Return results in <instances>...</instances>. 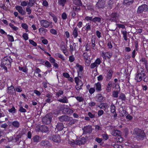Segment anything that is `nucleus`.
Returning <instances> with one entry per match:
<instances>
[{
    "label": "nucleus",
    "mask_w": 148,
    "mask_h": 148,
    "mask_svg": "<svg viewBox=\"0 0 148 148\" xmlns=\"http://www.w3.org/2000/svg\"><path fill=\"white\" fill-rule=\"evenodd\" d=\"M119 16V13L117 12H113L110 15L109 21L111 22H116Z\"/></svg>",
    "instance_id": "nucleus-5"
},
{
    "label": "nucleus",
    "mask_w": 148,
    "mask_h": 148,
    "mask_svg": "<svg viewBox=\"0 0 148 148\" xmlns=\"http://www.w3.org/2000/svg\"><path fill=\"white\" fill-rule=\"evenodd\" d=\"M64 111L66 112V114H72L73 112V110L69 108H66L64 110Z\"/></svg>",
    "instance_id": "nucleus-28"
},
{
    "label": "nucleus",
    "mask_w": 148,
    "mask_h": 148,
    "mask_svg": "<svg viewBox=\"0 0 148 148\" xmlns=\"http://www.w3.org/2000/svg\"><path fill=\"white\" fill-rule=\"evenodd\" d=\"M30 7L28 5L26 9V11L28 12L27 14L29 15L32 12V10L30 8Z\"/></svg>",
    "instance_id": "nucleus-36"
},
{
    "label": "nucleus",
    "mask_w": 148,
    "mask_h": 148,
    "mask_svg": "<svg viewBox=\"0 0 148 148\" xmlns=\"http://www.w3.org/2000/svg\"><path fill=\"white\" fill-rule=\"evenodd\" d=\"M16 109L13 106L11 109H9L8 111L10 112L13 113H15Z\"/></svg>",
    "instance_id": "nucleus-41"
},
{
    "label": "nucleus",
    "mask_w": 148,
    "mask_h": 148,
    "mask_svg": "<svg viewBox=\"0 0 148 148\" xmlns=\"http://www.w3.org/2000/svg\"><path fill=\"white\" fill-rule=\"evenodd\" d=\"M112 135L116 136H119L121 135V131L118 130H113L112 132Z\"/></svg>",
    "instance_id": "nucleus-12"
},
{
    "label": "nucleus",
    "mask_w": 148,
    "mask_h": 148,
    "mask_svg": "<svg viewBox=\"0 0 148 148\" xmlns=\"http://www.w3.org/2000/svg\"><path fill=\"white\" fill-rule=\"evenodd\" d=\"M83 130V134H90L92 131V126L90 125L84 126L82 128Z\"/></svg>",
    "instance_id": "nucleus-6"
},
{
    "label": "nucleus",
    "mask_w": 148,
    "mask_h": 148,
    "mask_svg": "<svg viewBox=\"0 0 148 148\" xmlns=\"http://www.w3.org/2000/svg\"><path fill=\"white\" fill-rule=\"evenodd\" d=\"M12 125L15 127L18 128L20 125L19 123L17 121H16L13 122L12 123Z\"/></svg>",
    "instance_id": "nucleus-22"
},
{
    "label": "nucleus",
    "mask_w": 148,
    "mask_h": 148,
    "mask_svg": "<svg viewBox=\"0 0 148 148\" xmlns=\"http://www.w3.org/2000/svg\"><path fill=\"white\" fill-rule=\"evenodd\" d=\"M34 142L36 143H38L39 142L40 137L37 135H36L33 138Z\"/></svg>",
    "instance_id": "nucleus-23"
},
{
    "label": "nucleus",
    "mask_w": 148,
    "mask_h": 148,
    "mask_svg": "<svg viewBox=\"0 0 148 148\" xmlns=\"http://www.w3.org/2000/svg\"><path fill=\"white\" fill-rule=\"evenodd\" d=\"M104 113V112L102 110H100L98 111V114L99 116H101Z\"/></svg>",
    "instance_id": "nucleus-59"
},
{
    "label": "nucleus",
    "mask_w": 148,
    "mask_h": 148,
    "mask_svg": "<svg viewBox=\"0 0 148 148\" xmlns=\"http://www.w3.org/2000/svg\"><path fill=\"white\" fill-rule=\"evenodd\" d=\"M21 27L24 29H26L28 28V26L26 23H22L21 24Z\"/></svg>",
    "instance_id": "nucleus-52"
},
{
    "label": "nucleus",
    "mask_w": 148,
    "mask_h": 148,
    "mask_svg": "<svg viewBox=\"0 0 148 148\" xmlns=\"http://www.w3.org/2000/svg\"><path fill=\"white\" fill-rule=\"evenodd\" d=\"M19 111L21 112H26V110L22 107H21L19 109Z\"/></svg>",
    "instance_id": "nucleus-58"
},
{
    "label": "nucleus",
    "mask_w": 148,
    "mask_h": 148,
    "mask_svg": "<svg viewBox=\"0 0 148 148\" xmlns=\"http://www.w3.org/2000/svg\"><path fill=\"white\" fill-rule=\"evenodd\" d=\"M101 21V18L98 17H95L93 18L92 21L94 23H95L96 22H100Z\"/></svg>",
    "instance_id": "nucleus-24"
},
{
    "label": "nucleus",
    "mask_w": 148,
    "mask_h": 148,
    "mask_svg": "<svg viewBox=\"0 0 148 148\" xmlns=\"http://www.w3.org/2000/svg\"><path fill=\"white\" fill-rule=\"evenodd\" d=\"M23 37L25 40H27L28 39V35L26 33H24L23 35Z\"/></svg>",
    "instance_id": "nucleus-55"
},
{
    "label": "nucleus",
    "mask_w": 148,
    "mask_h": 148,
    "mask_svg": "<svg viewBox=\"0 0 148 148\" xmlns=\"http://www.w3.org/2000/svg\"><path fill=\"white\" fill-rule=\"evenodd\" d=\"M101 62V60L99 58H97L95 60V63L98 66V65H99L100 64Z\"/></svg>",
    "instance_id": "nucleus-43"
},
{
    "label": "nucleus",
    "mask_w": 148,
    "mask_h": 148,
    "mask_svg": "<svg viewBox=\"0 0 148 148\" xmlns=\"http://www.w3.org/2000/svg\"><path fill=\"white\" fill-rule=\"evenodd\" d=\"M88 115L91 119L94 118L95 117V114H92L90 112H89Z\"/></svg>",
    "instance_id": "nucleus-53"
},
{
    "label": "nucleus",
    "mask_w": 148,
    "mask_h": 148,
    "mask_svg": "<svg viewBox=\"0 0 148 148\" xmlns=\"http://www.w3.org/2000/svg\"><path fill=\"white\" fill-rule=\"evenodd\" d=\"M39 30L40 32H44L46 33L47 31V30L43 27H41L39 29Z\"/></svg>",
    "instance_id": "nucleus-56"
},
{
    "label": "nucleus",
    "mask_w": 148,
    "mask_h": 148,
    "mask_svg": "<svg viewBox=\"0 0 148 148\" xmlns=\"http://www.w3.org/2000/svg\"><path fill=\"white\" fill-rule=\"evenodd\" d=\"M66 2V0H58V5L64 7Z\"/></svg>",
    "instance_id": "nucleus-19"
},
{
    "label": "nucleus",
    "mask_w": 148,
    "mask_h": 148,
    "mask_svg": "<svg viewBox=\"0 0 148 148\" xmlns=\"http://www.w3.org/2000/svg\"><path fill=\"white\" fill-rule=\"evenodd\" d=\"M8 37L10 41L12 42L14 41V40L13 36L10 35H8Z\"/></svg>",
    "instance_id": "nucleus-44"
},
{
    "label": "nucleus",
    "mask_w": 148,
    "mask_h": 148,
    "mask_svg": "<svg viewBox=\"0 0 148 148\" xmlns=\"http://www.w3.org/2000/svg\"><path fill=\"white\" fill-rule=\"evenodd\" d=\"M15 92V89L14 86L11 85L10 86L8 87L7 88V93L9 94H13V92Z\"/></svg>",
    "instance_id": "nucleus-11"
},
{
    "label": "nucleus",
    "mask_w": 148,
    "mask_h": 148,
    "mask_svg": "<svg viewBox=\"0 0 148 148\" xmlns=\"http://www.w3.org/2000/svg\"><path fill=\"white\" fill-rule=\"evenodd\" d=\"M76 98L79 102L83 101L84 100V99L82 97L78 96L76 97Z\"/></svg>",
    "instance_id": "nucleus-40"
},
{
    "label": "nucleus",
    "mask_w": 148,
    "mask_h": 148,
    "mask_svg": "<svg viewBox=\"0 0 148 148\" xmlns=\"http://www.w3.org/2000/svg\"><path fill=\"white\" fill-rule=\"evenodd\" d=\"M63 128V125L62 123H58L56 126L55 129L57 131H60L62 130Z\"/></svg>",
    "instance_id": "nucleus-13"
},
{
    "label": "nucleus",
    "mask_w": 148,
    "mask_h": 148,
    "mask_svg": "<svg viewBox=\"0 0 148 148\" xmlns=\"http://www.w3.org/2000/svg\"><path fill=\"white\" fill-rule=\"evenodd\" d=\"M119 137L116 138V141L119 142H122L123 140V139L121 136H119Z\"/></svg>",
    "instance_id": "nucleus-54"
},
{
    "label": "nucleus",
    "mask_w": 148,
    "mask_h": 148,
    "mask_svg": "<svg viewBox=\"0 0 148 148\" xmlns=\"http://www.w3.org/2000/svg\"><path fill=\"white\" fill-rule=\"evenodd\" d=\"M143 81L146 82H148V77L146 75V74H145V76L143 77Z\"/></svg>",
    "instance_id": "nucleus-64"
},
{
    "label": "nucleus",
    "mask_w": 148,
    "mask_h": 148,
    "mask_svg": "<svg viewBox=\"0 0 148 148\" xmlns=\"http://www.w3.org/2000/svg\"><path fill=\"white\" fill-rule=\"evenodd\" d=\"M114 3L113 0H110L108 3V7L110 9H111Z\"/></svg>",
    "instance_id": "nucleus-25"
},
{
    "label": "nucleus",
    "mask_w": 148,
    "mask_h": 148,
    "mask_svg": "<svg viewBox=\"0 0 148 148\" xmlns=\"http://www.w3.org/2000/svg\"><path fill=\"white\" fill-rule=\"evenodd\" d=\"M63 75L66 78H68L69 77L70 75L67 73H63Z\"/></svg>",
    "instance_id": "nucleus-63"
},
{
    "label": "nucleus",
    "mask_w": 148,
    "mask_h": 148,
    "mask_svg": "<svg viewBox=\"0 0 148 148\" xmlns=\"http://www.w3.org/2000/svg\"><path fill=\"white\" fill-rule=\"evenodd\" d=\"M100 105H102L103 108L105 109L107 108L108 107V104L107 103H101Z\"/></svg>",
    "instance_id": "nucleus-48"
},
{
    "label": "nucleus",
    "mask_w": 148,
    "mask_h": 148,
    "mask_svg": "<svg viewBox=\"0 0 148 148\" xmlns=\"http://www.w3.org/2000/svg\"><path fill=\"white\" fill-rule=\"evenodd\" d=\"M77 30V29L76 27H75L73 30V35L75 38H76L78 35Z\"/></svg>",
    "instance_id": "nucleus-27"
},
{
    "label": "nucleus",
    "mask_w": 148,
    "mask_h": 148,
    "mask_svg": "<svg viewBox=\"0 0 148 148\" xmlns=\"http://www.w3.org/2000/svg\"><path fill=\"white\" fill-rule=\"evenodd\" d=\"M145 74L144 69L140 68L137 71L135 79L137 80V82H140L142 80V78L145 76Z\"/></svg>",
    "instance_id": "nucleus-2"
},
{
    "label": "nucleus",
    "mask_w": 148,
    "mask_h": 148,
    "mask_svg": "<svg viewBox=\"0 0 148 148\" xmlns=\"http://www.w3.org/2000/svg\"><path fill=\"white\" fill-rule=\"evenodd\" d=\"M69 61L71 62H73L75 60V58L73 56H69Z\"/></svg>",
    "instance_id": "nucleus-47"
},
{
    "label": "nucleus",
    "mask_w": 148,
    "mask_h": 148,
    "mask_svg": "<svg viewBox=\"0 0 148 148\" xmlns=\"http://www.w3.org/2000/svg\"><path fill=\"white\" fill-rule=\"evenodd\" d=\"M112 56V54L111 53L108 52L105 53L106 57H107L108 58H110Z\"/></svg>",
    "instance_id": "nucleus-34"
},
{
    "label": "nucleus",
    "mask_w": 148,
    "mask_h": 148,
    "mask_svg": "<svg viewBox=\"0 0 148 148\" xmlns=\"http://www.w3.org/2000/svg\"><path fill=\"white\" fill-rule=\"evenodd\" d=\"M80 7L79 6H75L73 8V10L75 11L78 12L80 10Z\"/></svg>",
    "instance_id": "nucleus-46"
},
{
    "label": "nucleus",
    "mask_w": 148,
    "mask_h": 148,
    "mask_svg": "<svg viewBox=\"0 0 148 148\" xmlns=\"http://www.w3.org/2000/svg\"><path fill=\"white\" fill-rule=\"evenodd\" d=\"M76 66L79 68V71H82L83 70V68L82 66L80 65L78 63L76 64Z\"/></svg>",
    "instance_id": "nucleus-39"
},
{
    "label": "nucleus",
    "mask_w": 148,
    "mask_h": 148,
    "mask_svg": "<svg viewBox=\"0 0 148 148\" xmlns=\"http://www.w3.org/2000/svg\"><path fill=\"white\" fill-rule=\"evenodd\" d=\"M45 64L48 67H50L51 66V64L48 61H47L45 62Z\"/></svg>",
    "instance_id": "nucleus-62"
},
{
    "label": "nucleus",
    "mask_w": 148,
    "mask_h": 148,
    "mask_svg": "<svg viewBox=\"0 0 148 148\" xmlns=\"http://www.w3.org/2000/svg\"><path fill=\"white\" fill-rule=\"evenodd\" d=\"M29 43L32 45L34 46H36L37 45L36 43L33 40H32L30 39L29 40Z\"/></svg>",
    "instance_id": "nucleus-42"
},
{
    "label": "nucleus",
    "mask_w": 148,
    "mask_h": 148,
    "mask_svg": "<svg viewBox=\"0 0 148 148\" xmlns=\"http://www.w3.org/2000/svg\"><path fill=\"white\" fill-rule=\"evenodd\" d=\"M52 117L53 116L52 114H47L42 119V122L44 124L47 125L49 124L51 122Z\"/></svg>",
    "instance_id": "nucleus-3"
},
{
    "label": "nucleus",
    "mask_w": 148,
    "mask_h": 148,
    "mask_svg": "<svg viewBox=\"0 0 148 148\" xmlns=\"http://www.w3.org/2000/svg\"><path fill=\"white\" fill-rule=\"evenodd\" d=\"M16 8L18 12L20 13L22 15H25L26 12L23 9L22 7L19 5H17L16 6Z\"/></svg>",
    "instance_id": "nucleus-9"
},
{
    "label": "nucleus",
    "mask_w": 148,
    "mask_h": 148,
    "mask_svg": "<svg viewBox=\"0 0 148 148\" xmlns=\"http://www.w3.org/2000/svg\"><path fill=\"white\" fill-rule=\"evenodd\" d=\"M58 119L61 122H68L70 120V117L66 115H63L58 118Z\"/></svg>",
    "instance_id": "nucleus-8"
},
{
    "label": "nucleus",
    "mask_w": 148,
    "mask_h": 148,
    "mask_svg": "<svg viewBox=\"0 0 148 148\" xmlns=\"http://www.w3.org/2000/svg\"><path fill=\"white\" fill-rule=\"evenodd\" d=\"M95 85L96 87V90L99 92L101 90V86L100 83L99 82H98L95 84Z\"/></svg>",
    "instance_id": "nucleus-20"
},
{
    "label": "nucleus",
    "mask_w": 148,
    "mask_h": 148,
    "mask_svg": "<svg viewBox=\"0 0 148 148\" xmlns=\"http://www.w3.org/2000/svg\"><path fill=\"white\" fill-rule=\"evenodd\" d=\"M89 93L91 94H92L95 92V89L93 88H91L89 89Z\"/></svg>",
    "instance_id": "nucleus-61"
},
{
    "label": "nucleus",
    "mask_w": 148,
    "mask_h": 148,
    "mask_svg": "<svg viewBox=\"0 0 148 148\" xmlns=\"http://www.w3.org/2000/svg\"><path fill=\"white\" fill-rule=\"evenodd\" d=\"M56 55L59 58H60L61 59H62L63 60H64V58L63 56L61 54H60L59 53H57L56 54Z\"/></svg>",
    "instance_id": "nucleus-45"
},
{
    "label": "nucleus",
    "mask_w": 148,
    "mask_h": 148,
    "mask_svg": "<svg viewBox=\"0 0 148 148\" xmlns=\"http://www.w3.org/2000/svg\"><path fill=\"white\" fill-rule=\"evenodd\" d=\"M41 26L47 28L49 26V23L46 20H42L40 21Z\"/></svg>",
    "instance_id": "nucleus-10"
},
{
    "label": "nucleus",
    "mask_w": 148,
    "mask_h": 148,
    "mask_svg": "<svg viewBox=\"0 0 148 148\" xmlns=\"http://www.w3.org/2000/svg\"><path fill=\"white\" fill-rule=\"evenodd\" d=\"M73 1L75 4L78 5H82L81 0H73Z\"/></svg>",
    "instance_id": "nucleus-29"
},
{
    "label": "nucleus",
    "mask_w": 148,
    "mask_h": 148,
    "mask_svg": "<svg viewBox=\"0 0 148 148\" xmlns=\"http://www.w3.org/2000/svg\"><path fill=\"white\" fill-rule=\"evenodd\" d=\"M119 99H121L122 101H125L126 99L125 95L123 93H121L120 94Z\"/></svg>",
    "instance_id": "nucleus-26"
},
{
    "label": "nucleus",
    "mask_w": 148,
    "mask_h": 148,
    "mask_svg": "<svg viewBox=\"0 0 148 148\" xmlns=\"http://www.w3.org/2000/svg\"><path fill=\"white\" fill-rule=\"evenodd\" d=\"M50 139L55 143H60L61 141L60 137L58 134L53 135L51 136Z\"/></svg>",
    "instance_id": "nucleus-7"
},
{
    "label": "nucleus",
    "mask_w": 148,
    "mask_h": 148,
    "mask_svg": "<svg viewBox=\"0 0 148 148\" xmlns=\"http://www.w3.org/2000/svg\"><path fill=\"white\" fill-rule=\"evenodd\" d=\"M15 90L18 92H21L22 91V89L19 86L16 87L15 88Z\"/></svg>",
    "instance_id": "nucleus-57"
},
{
    "label": "nucleus",
    "mask_w": 148,
    "mask_h": 148,
    "mask_svg": "<svg viewBox=\"0 0 148 148\" xmlns=\"http://www.w3.org/2000/svg\"><path fill=\"white\" fill-rule=\"evenodd\" d=\"M133 1L134 0H124V2L125 3H128L129 5L132 4Z\"/></svg>",
    "instance_id": "nucleus-31"
},
{
    "label": "nucleus",
    "mask_w": 148,
    "mask_h": 148,
    "mask_svg": "<svg viewBox=\"0 0 148 148\" xmlns=\"http://www.w3.org/2000/svg\"><path fill=\"white\" fill-rule=\"evenodd\" d=\"M10 26L14 30L16 31L18 29V28L17 27H15L13 24L11 23H10L9 24Z\"/></svg>",
    "instance_id": "nucleus-38"
},
{
    "label": "nucleus",
    "mask_w": 148,
    "mask_h": 148,
    "mask_svg": "<svg viewBox=\"0 0 148 148\" xmlns=\"http://www.w3.org/2000/svg\"><path fill=\"white\" fill-rule=\"evenodd\" d=\"M113 72L112 70H110L107 74L106 76V80H110L112 77V75Z\"/></svg>",
    "instance_id": "nucleus-17"
},
{
    "label": "nucleus",
    "mask_w": 148,
    "mask_h": 148,
    "mask_svg": "<svg viewBox=\"0 0 148 148\" xmlns=\"http://www.w3.org/2000/svg\"><path fill=\"white\" fill-rule=\"evenodd\" d=\"M97 66V65L94 62L92 63L91 64L90 66V68L92 69L94 68L95 67Z\"/></svg>",
    "instance_id": "nucleus-49"
},
{
    "label": "nucleus",
    "mask_w": 148,
    "mask_h": 148,
    "mask_svg": "<svg viewBox=\"0 0 148 148\" xmlns=\"http://www.w3.org/2000/svg\"><path fill=\"white\" fill-rule=\"evenodd\" d=\"M62 18L64 20H65L66 19L67 16L66 13H63L62 15Z\"/></svg>",
    "instance_id": "nucleus-51"
},
{
    "label": "nucleus",
    "mask_w": 148,
    "mask_h": 148,
    "mask_svg": "<svg viewBox=\"0 0 148 148\" xmlns=\"http://www.w3.org/2000/svg\"><path fill=\"white\" fill-rule=\"evenodd\" d=\"M105 4V3L104 1H99V0L96 5V6L99 8H103Z\"/></svg>",
    "instance_id": "nucleus-14"
},
{
    "label": "nucleus",
    "mask_w": 148,
    "mask_h": 148,
    "mask_svg": "<svg viewBox=\"0 0 148 148\" xmlns=\"http://www.w3.org/2000/svg\"><path fill=\"white\" fill-rule=\"evenodd\" d=\"M40 145L45 147L50 146L49 142L48 140H42L40 143Z\"/></svg>",
    "instance_id": "nucleus-15"
},
{
    "label": "nucleus",
    "mask_w": 148,
    "mask_h": 148,
    "mask_svg": "<svg viewBox=\"0 0 148 148\" xmlns=\"http://www.w3.org/2000/svg\"><path fill=\"white\" fill-rule=\"evenodd\" d=\"M134 132L136 134V138L138 141L142 140L146 138V135L143 130L139 128L134 129Z\"/></svg>",
    "instance_id": "nucleus-1"
},
{
    "label": "nucleus",
    "mask_w": 148,
    "mask_h": 148,
    "mask_svg": "<svg viewBox=\"0 0 148 148\" xmlns=\"http://www.w3.org/2000/svg\"><path fill=\"white\" fill-rule=\"evenodd\" d=\"M40 128L41 129L42 131L46 132L48 131L49 129L48 127L45 125H42L41 126Z\"/></svg>",
    "instance_id": "nucleus-21"
},
{
    "label": "nucleus",
    "mask_w": 148,
    "mask_h": 148,
    "mask_svg": "<svg viewBox=\"0 0 148 148\" xmlns=\"http://www.w3.org/2000/svg\"><path fill=\"white\" fill-rule=\"evenodd\" d=\"M58 101L62 103H68V100L65 96H63L60 99H58Z\"/></svg>",
    "instance_id": "nucleus-16"
},
{
    "label": "nucleus",
    "mask_w": 148,
    "mask_h": 148,
    "mask_svg": "<svg viewBox=\"0 0 148 148\" xmlns=\"http://www.w3.org/2000/svg\"><path fill=\"white\" fill-rule=\"evenodd\" d=\"M63 93V91L61 90H60L58 91V92H57L56 93V95L58 97H59L60 96V95H62Z\"/></svg>",
    "instance_id": "nucleus-37"
},
{
    "label": "nucleus",
    "mask_w": 148,
    "mask_h": 148,
    "mask_svg": "<svg viewBox=\"0 0 148 148\" xmlns=\"http://www.w3.org/2000/svg\"><path fill=\"white\" fill-rule=\"evenodd\" d=\"M103 97L100 94H98L97 96L96 101L98 102H101L103 101Z\"/></svg>",
    "instance_id": "nucleus-18"
},
{
    "label": "nucleus",
    "mask_w": 148,
    "mask_h": 148,
    "mask_svg": "<svg viewBox=\"0 0 148 148\" xmlns=\"http://www.w3.org/2000/svg\"><path fill=\"white\" fill-rule=\"evenodd\" d=\"M147 10V6L145 4H143L138 7L137 12L138 13L140 14L146 12Z\"/></svg>",
    "instance_id": "nucleus-4"
},
{
    "label": "nucleus",
    "mask_w": 148,
    "mask_h": 148,
    "mask_svg": "<svg viewBox=\"0 0 148 148\" xmlns=\"http://www.w3.org/2000/svg\"><path fill=\"white\" fill-rule=\"evenodd\" d=\"M27 3L26 1H23L21 2V5L22 6H25L27 5Z\"/></svg>",
    "instance_id": "nucleus-60"
},
{
    "label": "nucleus",
    "mask_w": 148,
    "mask_h": 148,
    "mask_svg": "<svg viewBox=\"0 0 148 148\" xmlns=\"http://www.w3.org/2000/svg\"><path fill=\"white\" fill-rule=\"evenodd\" d=\"M29 2L28 3V6L32 7L34 5L35 3V0H29Z\"/></svg>",
    "instance_id": "nucleus-30"
},
{
    "label": "nucleus",
    "mask_w": 148,
    "mask_h": 148,
    "mask_svg": "<svg viewBox=\"0 0 148 148\" xmlns=\"http://www.w3.org/2000/svg\"><path fill=\"white\" fill-rule=\"evenodd\" d=\"M76 144L78 145H81L84 144V141H82L80 140H77L76 142Z\"/></svg>",
    "instance_id": "nucleus-35"
},
{
    "label": "nucleus",
    "mask_w": 148,
    "mask_h": 148,
    "mask_svg": "<svg viewBox=\"0 0 148 148\" xmlns=\"http://www.w3.org/2000/svg\"><path fill=\"white\" fill-rule=\"evenodd\" d=\"M93 18H92V16L89 17L88 16H87L85 18V19L87 21H92V20H93Z\"/></svg>",
    "instance_id": "nucleus-50"
},
{
    "label": "nucleus",
    "mask_w": 148,
    "mask_h": 148,
    "mask_svg": "<svg viewBox=\"0 0 148 148\" xmlns=\"http://www.w3.org/2000/svg\"><path fill=\"white\" fill-rule=\"evenodd\" d=\"M11 60V59H10L9 60V59H8L7 58H5L4 59V60L3 61V62H5V63H4L5 64H6V62H7V64H9L10 63Z\"/></svg>",
    "instance_id": "nucleus-33"
},
{
    "label": "nucleus",
    "mask_w": 148,
    "mask_h": 148,
    "mask_svg": "<svg viewBox=\"0 0 148 148\" xmlns=\"http://www.w3.org/2000/svg\"><path fill=\"white\" fill-rule=\"evenodd\" d=\"M119 92L118 91H114L112 92V95L114 97L117 98L118 97Z\"/></svg>",
    "instance_id": "nucleus-32"
}]
</instances>
